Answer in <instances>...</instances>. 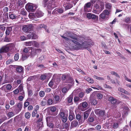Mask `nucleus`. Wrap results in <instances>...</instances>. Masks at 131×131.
<instances>
[{
	"mask_svg": "<svg viewBox=\"0 0 131 131\" xmlns=\"http://www.w3.org/2000/svg\"><path fill=\"white\" fill-rule=\"evenodd\" d=\"M9 18L12 20L16 19L17 17L16 15L12 14V12H9Z\"/></svg>",
	"mask_w": 131,
	"mask_h": 131,
	"instance_id": "4be33fe9",
	"label": "nucleus"
},
{
	"mask_svg": "<svg viewBox=\"0 0 131 131\" xmlns=\"http://www.w3.org/2000/svg\"><path fill=\"white\" fill-rule=\"evenodd\" d=\"M53 101L52 99H49L47 101V103L49 105H51L52 104Z\"/></svg>",
	"mask_w": 131,
	"mask_h": 131,
	"instance_id": "49530a36",
	"label": "nucleus"
},
{
	"mask_svg": "<svg viewBox=\"0 0 131 131\" xmlns=\"http://www.w3.org/2000/svg\"><path fill=\"white\" fill-rule=\"evenodd\" d=\"M104 9V3L100 0H98L94 4L92 12L94 13L99 14Z\"/></svg>",
	"mask_w": 131,
	"mask_h": 131,
	"instance_id": "f257e3e1",
	"label": "nucleus"
},
{
	"mask_svg": "<svg viewBox=\"0 0 131 131\" xmlns=\"http://www.w3.org/2000/svg\"><path fill=\"white\" fill-rule=\"evenodd\" d=\"M23 68L21 66H18L16 68V70L19 72H23Z\"/></svg>",
	"mask_w": 131,
	"mask_h": 131,
	"instance_id": "c756f323",
	"label": "nucleus"
},
{
	"mask_svg": "<svg viewBox=\"0 0 131 131\" xmlns=\"http://www.w3.org/2000/svg\"><path fill=\"white\" fill-rule=\"evenodd\" d=\"M39 95L40 97H43L45 95V92L44 91H41L39 92Z\"/></svg>",
	"mask_w": 131,
	"mask_h": 131,
	"instance_id": "864d4df0",
	"label": "nucleus"
},
{
	"mask_svg": "<svg viewBox=\"0 0 131 131\" xmlns=\"http://www.w3.org/2000/svg\"><path fill=\"white\" fill-rule=\"evenodd\" d=\"M32 45L35 47L38 48L39 47V44L38 42L35 41H32Z\"/></svg>",
	"mask_w": 131,
	"mask_h": 131,
	"instance_id": "f704fd0d",
	"label": "nucleus"
},
{
	"mask_svg": "<svg viewBox=\"0 0 131 131\" xmlns=\"http://www.w3.org/2000/svg\"><path fill=\"white\" fill-rule=\"evenodd\" d=\"M4 86H5L6 89L8 90H10L12 87L11 85L10 84H6L4 85Z\"/></svg>",
	"mask_w": 131,
	"mask_h": 131,
	"instance_id": "79ce46f5",
	"label": "nucleus"
},
{
	"mask_svg": "<svg viewBox=\"0 0 131 131\" xmlns=\"http://www.w3.org/2000/svg\"><path fill=\"white\" fill-rule=\"evenodd\" d=\"M88 104L86 102H83L80 104V109L81 111H83L86 110Z\"/></svg>",
	"mask_w": 131,
	"mask_h": 131,
	"instance_id": "0eeeda50",
	"label": "nucleus"
},
{
	"mask_svg": "<svg viewBox=\"0 0 131 131\" xmlns=\"http://www.w3.org/2000/svg\"><path fill=\"white\" fill-rule=\"evenodd\" d=\"M9 104L11 105L12 106L14 105L15 104V102L14 99H12L10 100L9 101Z\"/></svg>",
	"mask_w": 131,
	"mask_h": 131,
	"instance_id": "338daca9",
	"label": "nucleus"
},
{
	"mask_svg": "<svg viewBox=\"0 0 131 131\" xmlns=\"http://www.w3.org/2000/svg\"><path fill=\"white\" fill-rule=\"evenodd\" d=\"M78 125V123L76 120H75L72 122L71 123V127H77Z\"/></svg>",
	"mask_w": 131,
	"mask_h": 131,
	"instance_id": "412c9836",
	"label": "nucleus"
},
{
	"mask_svg": "<svg viewBox=\"0 0 131 131\" xmlns=\"http://www.w3.org/2000/svg\"><path fill=\"white\" fill-rule=\"evenodd\" d=\"M7 47L9 49V50L11 49L14 47V45L12 43H10L6 45Z\"/></svg>",
	"mask_w": 131,
	"mask_h": 131,
	"instance_id": "58836bf2",
	"label": "nucleus"
},
{
	"mask_svg": "<svg viewBox=\"0 0 131 131\" xmlns=\"http://www.w3.org/2000/svg\"><path fill=\"white\" fill-rule=\"evenodd\" d=\"M63 12V10L62 8H57L54 9L52 12V13L56 14H61Z\"/></svg>",
	"mask_w": 131,
	"mask_h": 131,
	"instance_id": "9d476101",
	"label": "nucleus"
},
{
	"mask_svg": "<svg viewBox=\"0 0 131 131\" xmlns=\"http://www.w3.org/2000/svg\"><path fill=\"white\" fill-rule=\"evenodd\" d=\"M108 100L111 102V103L113 104H115L117 102V100L113 96H110L108 97Z\"/></svg>",
	"mask_w": 131,
	"mask_h": 131,
	"instance_id": "ddd939ff",
	"label": "nucleus"
},
{
	"mask_svg": "<svg viewBox=\"0 0 131 131\" xmlns=\"http://www.w3.org/2000/svg\"><path fill=\"white\" fill-rule=\"evenodd\" d=\"M119 126L118 122H112L111 125V128L113 129H116L118 128Z\"/></svg>",
	"mask_w": 131,
	"mask_h": 131,
	"instance_id": "2eb2a0df",
	"label": "nucleus"
},
{
	"mask_svg": "<svg viewBox=\"0 0 131 131\" xmlns=\"http://www.w3.org/2000/svg\"><path fill=\"white\" fill-rule=\"evenodd\" d=\"M54 98V100L56 103L58 102L60 100L59 96L58 95H55Z\"/></svg>",
	"mask_w": 131,
	"mask_h": 131,
	"instance_id": "603ef678",
	"label": "nucleus"
},
{
	"mask_svg": "<svg viewBox=\"0 0 131 131\" xmlns=\"http://www.w3.org/2000/svg\"><path fill=\"white\" fill-rule=\"evenodd\" d=\"M32 47H28L25 48L23 50V52L25 53L30 52H32Z\"/></svg>",
	"mask_w": 131,
	"mask_h": 131,
	"instance_id": "393cba45",
	"label": "nucleus"
},
{
	"mask_svg": "<svg viewBox=\"0 0 131 131\" xmlns=\"http://www.w3.org/2000/svg\"><path fill=\"white\" fill-rule=\"evenodd\" d=\"M54 84V82L53 80L52 79L51 80L48 84V85L51 88L53 86Z\"/></svg>",
	"mask_w": 131,
	"mask_h": 131,
	"instance_id": "4d7b16f0",
	"label": "nucleus"
},
{
	"mask_svg": "<svg viewBox=\"0 0 131 131\" xmlns=\"http://www.w3.org/2000/svg\"><path fill=\"white\" fill-rule=\"evenodd\" d=\"M9 50L6 45L2 47L0 49V53L7 52L9 51Z\"/></svg>",
	"mask_w": 131,
	"mask_h": 131,
	"instance_id": "f8f14e48",
	"label": "nucleus"
},
{
	"mask_svg": "<svg viewBox=\"0 0 131 131\" xmlns=\"http://www.w3.org/2000/svg\"><path fill=\"white\" fill-rule=\"evenodd\" d=\"M112 7L111 4L109 3H107L105 4V8L108 9H110Z\"/></svg>",
	"mask_w": 131,
	"mask_h": 131,
	"instance_id": "2f4dec72",
	"label": "nucleus"
},
{
	"mask_svg": "<svg viewBox=\"0 0 131 131\" xmlns=\"http://www.w3.org/2000/svg\"><path fill=\"white\" fill-rule=\"evenodd\" d=\"M33 26L32 24L29 25H24L23 26V30L25 32H29L31 30H33Z\"/></svg>",
	"mask_w": 131,
	"mask_h": 131,
	"instance_id": "20e7f679",
	"label": "nucleus"
},
{
	"mask_svg": "<svg viewBox=\"0 0 131 131\" xmlns=\"http://www.w3.org/2000/svg\"><path fill=\"white\" fill-rule=\"evenodd\" d=\"M51 4L50 3V2L47 3V4L44 6V7H46L48 9H51Z\"/></svg>",
	"mask_w": 131,
	"mask_h": 131,
	"instance_id": "ea45409f",
	"label": "nucleus"
},
{
	"mask_svg": "<svg viewBox=\"0 0 131 131\" xmlns=\"http://www.w3.org/2000/svg\"><path fill=\"white\" fill-rule=\"evenodd\" d=\"M25 117L27 119L29 118L30 116V114L29 112H27L25 113Z\"/></svg>",
	"mask_w": 131,
	"mask_h": 131,
	"instance_id": "de8ad7c7",
	"label": "nucleus"
},
{
	"mask_svg": "<svg viewBox=\"0 0 131 131\" xmlns=\"http://www.w3.org/2000/svg\"><path fill=\"white\" fill-rule=\"evenodd\" d=\"M20 13L21 14L25 16H26L27 14V11L24 8H23L21 9Z\"/></svg>",
	"mask_w": 131,
	"mask_h": 131,
	"instance_id": "473e14b6",
	"label": "nucleus"
},
{
	"mask_svg": "<svg viewBox=\"0 0 131 131\" xmlns=\"http://www.w3.org/2000/svg\"><path fill=\"white\" fill-rule=\"evenodd\" d=\"M32 41L27 42H25V45L27 46H31L32 45Z\"/></svg>",
	"mask_w": 131,
	"mask_h": 131,
	"instance_id": "5fc2aeb1",
	"label": "nucleus"
},
{
	"mask_svg": "<svg viewBox=\"0 0 131 131\" xmlns=\"http://www.w3.org/2000/svg\"><path fill=\"white\" fill-rule=\"evenodd\" d=\"M26 3V0H18L17 6L18 7H23L24 4Z\"/></svg>",
	"mask_w": 131,
	"mask_h": 131,
	"instance_id": "1a4fd4ad",
	"label": "nucleus"
},
{
	"mask_svg": "<svg viewBox=\"0 0 131 131\" xmlns=\"http://www.w3.org/2000/svg\"><path fill=\"white\" fill-rule=\"evenodd\" d=\"M47 78V74H41L40 76V78L42 80H44L46 79Z\"/></svg>",
	"mask_w": 131,
	"mask_h": 131,
	"instance_id": "a19ab883",
	"label": "nucleus"
},
{
	"mask_svg": "<svg viewBox=\"0 0 131 131\" xmlns=\"http://www.w3.org/2000/svg\"><path fill=\"white\" fill-rule=\"evenodd\" d=\"M36 5L31 3L27 4L25 6V8L28 12H34L37 8Z\"/></svg>",
	"mask_w": 131,
	"mask_h": 131,
	"instance_id": "f03ea898",
	"label": "nucleus"
},
{
	"mask_svg": "<svg viewBox=\"0 0 131 131\" xmlns=\"http://www.w3.org/2000/svg\"><path fill=\"white\" fill-rule=\"evenodd\" d=\"M124 21L126 23H129L130 22V18L129 17H126L125 18Z\"/></svg>",
	"mask_w": 131,
	"mask_h": 131,
	"instance_id": "13d9d810",
	"label": "nucleus"
},
{
	"mask_svg": "<svg viewBox=\"0 0 131 131\" xmlns=\"http://www.w3.org/2000/svg\"><path fill=\"white\" fill-rule=\"evenodd\" d=\"M47 125L50 128H52L54 127V124L52 122L47 123Z\"/></svg>",
	"mask_w": 131,
	"mask_h": 131,
	"instance_id": "c03bdc74",
	"label": "nucleus"
},
{
	"mask_svg": "<svg viewBox=\"0 0 131 131\" xmlns=\"http://www.w3.org/2000/svg\"><path fill=\"white\" fill-rule=\"evenodd\" d=\"M38 38L37 35H36V32H32V39H36Z\"/></svg>",
	"mask_w": 131,
	"mask_h": 131,
	"instance_id": "4c0bfd02",
	"label": "nucleus"
},
{
	"mask_svg": "<svg viewBox=\"0 0 131 131\" xmlns=\"http://www.w3.org/2000/svg\"><path fill=\"white\" fill-rule=\"evenodd\" d=\"M93 77L94 78H95L96 79L99 80L104 81V78L99 77L95 75H94Z\"/></svg>",
	"mask_w": 131,
	"mask_h": 131,
	"instance_id": "a18cd8bd",
	"label": "nucleus"
},
{
	"mask_svg": "<svg viewBox=\"0 0 131 131\" xmlns=\"http://www.w3.org/2000/svg\"><path fill=\"white\" fill-rule=\"evenodd\" d=\"M60 118L61 119L63 122L65 123L67 120V115H65L63 117H61Z\"/></svg>",
	"mask_w": 131,
	"mask_h": 131,
	"instance_id": "c9c22d12",
	"label": "nucleus"
},
{
	"mask_svg": "<svg viewBox=\"0 0 131 131\" xmlns=\"http://www.w3.org/2000/svg\"><path fill=\"white\" fill-rule=\"evenodd\" d=\"M30 104L29 102L26 100L24 104V108L27 107Z\"/></svg>",
	"mask_w": 131,
	"mask_h": 131,
	"instance_id": "8fccbe9b",
	"label": "nucleus"
},
{
	"mask_svg": "<svg viewBox=\"0 0 131 131\" xmlns=\"http://www.w3.org/2000/svg\"><path fill=\"white\" fill-rule=\"evenodd\" d=\"M76 118L78 120L80 124H81L83 123V120L81 118V116L80 114H76Z\"/></svg>",
	"mask_w": 131,
	"mask_h": 131,
	"instance_id": "aec40b11",
	"label": "nucleus"
},
{
	"mask_svg": "<svg viewBox=\"0 0 131 131\" xmlns=\"http://www.w3.org/2000/svg\"><path fill=\"white\" fill-rule=\"evenodd\" d=\"M13 62V59H10L6 61V64H9L12 63Z\"/></svg>",
	"mask_w": 131,
	"mask_h": 131,
	"instance_id": "3c124183",
	"label": "nucleus"
},
{
	"mask_svg": "<svg viewBox=\"0 0 131 131\" xmlns=\"http://www.w3.org/2000/svg\"><path fill=\"white\" fill-rule=\"evenodd\" d=\"M66 115L62 111H61V110L58 115L60 118H61V117H63V116H64Z\"/></svg>",
	"mask_w": 131,
	"mask_h": 131,
	"instance_id": "37998d69",
	"label": "nucleus"
},
{
	"mask_svg": "<svg viewBox=\"0 0 131 131\" xmlns=\"http://www.w3.org/2000/svg\"><path fill=\"white\" fill-rule=\"evenodd\" d=\"M90 44L84 41L80 44V46L79 47V49H84L88 48L90 46Z\"/></svg>",
	"mask_w": 131,
	"mask_h": 131,
	"instance_id": "6e6552de",
	"label": "nucleus"
},
{
	"mask_svg": "<svg viewBox=\"0 0 131 131\" xmlns=\"http://www.w3.org/2000/svg\"><path fill=\"white\" fill-rule=\"evenodd\" d=\"M100 18L99 19L102 20H106L107 19L108 17L106 16L104 13H102L100 14L99 16Z\"/></svg>",
	"mask_w": 131,
	"mask_h": 131,
	"instance_id": "a211bd4d",
	"label": "nucleus"
},
{
	"mask_svg": "<svg viewBox=\"0 0 131 131\" xmlns=\"http://www.w3.org/2000/svg\"><path fill=\"white\" fill-rule=\"evenodd\" d=\"M19 56L18 53H16L14 56V59L15 61L19 59Z\"/></svg>",
	"mask_w": 131,
	"mask_h": 131,
	"instance_id": "774afa93",
	"label": "nucleus"
},
{
	"mask_svg": "<svg viewBox=\"0 0 131 131\" xmlns=\"http://www.w3.org/2000/svg\"><path fill=\"white\" fill-rule=\"evenodd\" d=\"M56 117L48 116L46 117L47 123L52 122L56 119Z\"/></svg>",
	"mask_w": 131,
	"mask_h": 131,
	"instance_id": "9b49d317",
	"label": "nucleus"
},
{
	"mask_svg": "<svg viewBox=\"0 0 131 131\" xmlns=\"http://www.w3.org/2000/svg\"><path fill=\"white\" fill-rule=\"evenodd\" d=\"M103 97V95L100 93H98L97 95V97L99 99H101Z\"/></svg>",
	"mask_w": 131,
	"mask_h": 131,
	"instance_id": "680f3d73",
	"label": "nucleus"
},
{
	"mask_svg": "<svg viewBox=\"0 0 131 131\" xmlns=\"http://www.w3.org/2000/svg\"><path fill=\"white\" fill-rule=\"evenodd\" d=\"M14 106L16 108V111L17 112H19L21 110L22 108V103L20 102L16 104Z\"/></svg>",
	"mask_w": 131,
	"mask_h": 131,
	"instance_id": "423d86ee",
	"label": "nucleus"
},
{
	"mask_svg": "<svg viewBox=\"0 0 131 131\" xmlns=\"http://www.w3.org/2000/svg\"><path fill=\"white\" fill-rule=\"evenodd\" d=\"M89 111L87 110L84 112V120L86 119L89 116L90 113Z\"/></svg>",
	"mask_w": 131,
	"mask_h": 131,
	"instance_id": "bb28decb",
	"label": "nucleus"
},
{
	"mask_svg": "<svg viewBox=\"0 0 131 131\" xmlns=\"http://www.w3.org/2000/svg\"><path fill=\"white\" fill-rule=\"evenodd\" d=\"M99 116L102 118L104 117L105 115V112L104 111H100L99 114Z\"/></svg>",
	"mask_w": 131,
	"mask_h": 131,
	"instance_id": "e433bc0d",
	"label": "nucleus"
},
{
	"mask_svg": "<svg viewBox=\"0 0 131 131\" xmlns=\"http://www.w3.org/2000/svg\"><path fill=\"white\" fill-rule=\"evenodd\" d=\"M18 90L19 91L21 92L23 91V85L21 84H20L18 88Z\"/></svg>",
	"mask_w": 131,
	"mask_h": 131,
	"instance_id": "69168bd1",
	"label": "nucleus"
},
{
	"mask_svg": "<svg viewBox=\"0 0 131 131\" xmlns=\"http://www.w3.org/2000/svg\"><path fill=\"white\" fill-rule=\"evenodd\" d=\"M64 5V7L66 10L70 9L73 6L70 3H68L67 4H65Z\"/></svg>",
	"mask_w": 131,
	"mask_h": 131,
	"instance_id": "b1692460",
	"label": "nucleus"
},
{
	"mask_svg": "<svg viewBox=\"0 0 131 131\" xmlns=\"http://www.w3.org/2000/svg\"><path fill=\"white\" fill-rule=\"evenodd\" d=\"M6 115L8 118H10L15 115V113L13 112H9L6 113Z\"/></svg>",
	"mask_w": 131,
	"mask_h": 131,
	"instance_id": "cd10ccee",
	"label": "nucleus"
},
{
	"mask_svg": "<svg viewBox=\"0 0 131 131\" xmlns=\"http://www.w3.org/2000/svg\"><path fill=\"white\" fill-rule=\"evenodd\" d=\"M75 118V116L74 113H70L69 117V119L70 121H71Z\"/></svg>",
	"mask_w": 131,
	"mask_h": 131,
	"instance_id": "c85d7f7f",
	"label": "nucleus"
},
{
	"mask_svg": "<svg viewBox=\"0 0 131 131\" xmlns=\"http://www.w3.org/2000/svg\"><path fill=\"white\" fill-rule=\"evenodd\" d=\"M47 26L45 25L44 24H40L38 25L37 26V28L38 29H40L42 28H44L45 30L47 28Z\"/></svg>",
	"mask_w": 131,
	"mask_h": 131,
	"instance_id": "7c9ffc66",
	"label": "nucleus"
},
{
	"mask_svg": "<svg viewBox=\"0 0 131 131\" xmlns=\"http://www.w3.org/2000/svg\"><path fill=\"white\" fill-rule=\"evenodd\" d=\"M96 16L95 15L92 14L91 13H88L86 15V17L88 18L93 19H95L96 18Z\"/></svg>",
	"mask_w": 131,
	"mask_h": 131,
	"instance_id": "dca6fc26",
	"label": "nucleus"
},
{
	"mask_svg": "<svg viewBox=\"0 0 131 131\" xmlns=\"http://www.w3.org/2000/svg\"><path fill=\"white\" fill-rule=\"evenodd\" d=\"M66 83H74V81L73 78L71 77V75L69 76V77L68 78V80H67L66 82H65Z\"/></svg>",
	"mask_w": 131,
	"mask_h": 131,
	"instance_id": "5701e85b",
	"label": "nucleus"
},
{
	"mask_svg": "<svg viewBox=\"0 0 131 131\" xmlns=\"http://www.w3.org/2000/svg\"><path fill=\"white\" fill-rule=\"evenodd\" d=\"M66 36L68 37H70L73 39L72 40L71 39V41H72L74 44H76L78 46H80V44L78 41H79L78 40V38L75 37L74 36H72L71 34V33L70 32H67L66 33Z\"/></svg>",
	"mask_w": 131,
	"mask_h": 131,
	"instance_id": "7ed1b4c3",
	"label": "nucleus"
},
{
	"mask_svg": "<svg viewBox=\"0 0 131 131\" xmlns=\"http://www.w3.org/2000/svg\"><path fill=\"white\" fill-rule=\"evenodd\" d=\"M56 110V108L54 106H52L51 107L50 111L52 112H54Z\"/></svg>",
	"mask_w": 131,
	"mask_h": 131,
	"instance_id": "0e129e2a",
	"label": "nucleus"
},
{
	"mask_svg": "<svg viewBox=\"0 0 131 131\" xmlns=\"http://www.w3.org/2000/svg\"><path fill=\"white\" fill-rule=\"evenodd\" d=\"M84 78L85 80H86L90 83H93L94 82V80L93 79L88 77L85 76Z\"/></svg>",
	"mask_w": 131,
	"mask_h": 131,
	"instance_id": "a878e982",
	"label": "nucleus"
},
{
	"mask_svg": "<svg viewBox=\"0 0 131 131\" xmlns=\"http://www.w3.org/2000/svg\"><path fill=\"white\" fill-rule=\"evenodd\" d=\"M73 98V95L71 94L69 95V96L67 98V102L70 105H71L73 103L72 102Z\"/></svg>",
	"mask_w": 131,
	"mask_h": 131,
	"instance_id": "f3484780",
	"label": "nucleus"
},
{
	"mask_svg": "<svg viewBox=\"0 0 131 131\" xmlns=\"http://www.w3.org/2000/svg\"><path fill=\"white\" fill-rule=\"evenodd\" d=\"M69 76H70V74L69 73L63 74L62 76V80L63 81H65V82H66L67 80H68L69 77Z\"/></svg>",
	"mask_w": 131,
	"mask_h": 131,
	"instance_id": "4468645a",
	"label": "nucleus"
},
{
	"mask_svg": "<svg viewBox=\"0 0 131 131\" xmlns=\"http://www.w3.org/2000/svg\"><path fill=\"white\" fill-rule=\"evenodd\" d=\"M91 104L94 105H96L97 103V101L96 100L94 99L92 100L91 102Z\"/></svg>",
	"mask_w": 131,
	"mask_h": 131,
	"instance_id": "bf43d9fd",
	"label": "nucleus"
},
{
	"mask_svg": "<svg viewBox=\"0 0 131 131\" xmlns=\"http://www.w3.org/2000/svg\"><path fill=\"white\" fill-rule=\"evenodd\" d=\"M12 28L10 27H7L5 32L6 37H7L10 34L12 31Z\"/></svg>",
	"mask_w": 131,
	"mask_h": 131,
	"instance_id": "6ab92c4d",
	"label": "nucleus"
},
{
	"mask_svg": "<svg viewBox=\"0 0 131 131\" xmlns=\"http://www.w3.org/2000/svg\"><path fill=\"white\" fill-rule=\"evenodd\" d=\"M3 19L4 20H7L8 19V13H4L3 15Z\"/></svg>",
	"mask_w": 131,
	"mask_h": 131,
	"instance_id": "72a5a7b5",
	"label": "nucleus"
},
{
	"mask_svg": "<svg viewBox=\"0 0 131 131\" xmlns=\"http://www.w3.org/2000/svg\"><path fill=\"white\" fill-rule=\"evenodd\" d=\"M74 102L75 103L78 102L80 98L79 97L77 96H75L73 99Z\"/></svg>",
	"mask_w": 131,
	"mask_h": 131,
	"instance_id": "6e6d98bb",
	"label": "nucleus"
},
{
	"mask_svg": "<svg viewBox=\"0 0 131 131\" xmlns=\"http://www.w3.org/2000/svg\"><path fill=\"white\" fill-rule=\"evenodd\" d=\"M102 13H104V14L106 16H108L110 13L108 10L107 9H105L104 10Z\"/></svg>",
	"mask_w": 131,
	"mask_h": 131,
	"instance_id": "052dcab7",
	"label": "nucleus"
},
{
	"mask_svg": "<svg viewBox=\"0 0 131 131\" xmlns=\"http://www.w3.org/2000/svg\"><path fill=\"white\" fill-rule=\"evenodd\" d=\"M88 121L90 122H93L94 121V118L92 117L89 116L88 119Z\"/></svg>",
	"mask_w": 131,
	"mask_h": 131,
	"instance_id": "e2e57ef3",
	"label": "nucleus"
},
{
	"mask_svg": "<svg viewBox=\"0 0 131 131\" xmlns=\"http://www.w3.org/2000/svg\"><path fill=\"white\" fill-rule=\"evenodd\" d=\"M43 13L42 12L37 11L36 12L35 14L32 13L30 14L29 15L30 16V17H29V18L34 19L36 17L39 18L42 17L43 15Z\"/></svg>",
	"mask_w": 131,
	"mask_h": 131,
	"instance_id": "39448f33",
	"label": "nucleus"
},
{
	"mask_svg": "<svg viewBox=\"0 0 131 131\" xmlns=\"http://www.w3.org/2000/svg\"><path fill=\"white\" fill-rule=\"evenodd\" d=\"M22 59L23 61L25 60L28 58V56L26 55L25 53H23L22 54Z\"/></svg>",
	"mask_w": 131,
	"mask_h": 131,
	"instance_id": "09e8293b",
	"label": "nucleus"
}]
</instances>
